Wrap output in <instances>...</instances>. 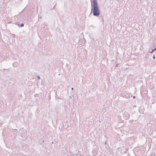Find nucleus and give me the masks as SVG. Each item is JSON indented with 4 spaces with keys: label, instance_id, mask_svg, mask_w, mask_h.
I'll return each mask as SVG.
<instances>
[{
    "label": "nucleus",
    "instance_id": "obj_1",
    "mask_svg": "<svg viewBox=\"0 0 156 156\" xmlns=\"http://www.w3.org/2000/svg\"><path fill=\"white\" fill-rule=\"evenodd\" d=\"M92 9L91 11L93 12L94 16H98L100 15V12L97 0H93V2L91 1Z\"/></svg>",
    "mask_w": 156,
    "mask_h": 156
},
{
    "label": "nucleus",
    "instance_id": "obj_2",
    "mask_svg": "<svg viewBox=\"0 0 156 156\" xmlns=\"http://www.w3.org/2000/svg\"><path fill=\"white\" fill-rule=\"evenodd\" d=\"M24 24L23 23H22L21 24V25H20V26L21 27H23L24 26Z\"/></svg>",
    "mask_w": 156,
    "mask_h": 156
},
{
    "label": "nucleus",
    "instance_id": "obj_3",
    "mask_svg": "<svg viewBox=\"0 0 156 156\" xmlns=\"http://www.w3.org/2000/svg\"><path fill=\"white\" fill-rule=\"evenodd\" d=\"M126 114H128L129 115L128 113V112H124V115H126Z\"/></svg>",
    "mask_w": 156,
    "mask_h": 156
},
{
    "label": "nucleus",
    "instance_id": "obj_4",
    "mask_svg": "<svg viewBox=\"0 0 156 156\" xmlns=\"http://www.w3.org/2000/svg\"><path fill=\"white\" fill-rule=\"evenodd\" d=\"M37 77L39 80L40 79V77L39 76H37Z\"/></svg>",
    "mask_w": 156,
    "mask_h": 156
},
{
    "label": "nucleus",
    "instance_id": "obj_5",
    "mask_svg": "<svg viewBox=\"0 0 156 156\" xmlns=\"http://www.w3.org/2000/svg\"><path fill=\"white\" fill-rule=\"evenodd\" d=\"M156 50V48L154 49L153 50H152V52H153L154 51H155Z\"/></svg>",
    "mask_w": 156,
    "mask_h": 156
},
{
    "label": "nucleus",
    "instance_id": "obj_6",
    "mask_svg": "<svg viewBox=\"0 0 156 156\" xmlns=\"http://www.w3.org/2000/svg\"><path fill=\"white\" fill-rule=\"evenodd\" d=\"M155 58V57L154 56L153 57V59H154Z\"/></svg>",
    "mask_w": 156,
    "mask_h": 156
},
{
    "label": "nucleus",
    "instance_id": "obj_7",
    "mask_svg": "<svg viewBox=\"0 0 156 156\" xmlns=\"http://www.w3.org/2000/svg\"><path fill=\"white\" fill-rule=\"evenodd\" d=\"M105 145H106L107 144V142H105Z\"/></svg>",
    "mask_w": 156,
    "mask_h": 156
},
{
    "label": "nucleus",
    "instance_id": "obj_8",
    "mask_svg": "<svg viewBox=\"0 0 156 156\" xmlns=\"http://www.w3.org/2000/svg\"><path fill=\"white\" fill-rule=\"evenodd\" d=\"M71 90H73V88H71Z\"/></svg>",
    "mask_w": 156,
    "mask_h": 156
},
{
    "label": "nucleus",
    "instance_id": "obj_9",
    "mask_svg": "<svg viewBox=\"0 0 156 156\" xmlns=\"http://www.w3.org/2000/svg\"><path fill=\"white\" fill-rule=\"evenodd\" d=\"M133 98H135V96H134Z\"/></svg>",
    "mask_w": 156,
    "mask_h": 156
},
{
    "label": "nucleus",
    "instance_id": "obj_10",
    "mask_svg": "<svg viewBox=\"0 0 156 156\" xmlns=\"http://www.w3.org/2000/svg\"><path fill=\"white\" fill-rule=\"evenodd\" d=\"M116 66L117 67H118V65L117 64H116Z\"/></svg>",
    "mask_w": 156,
    "mask_h": 156
},
{
    "label": "nucleus",
    "instance_id": "obj_11",
    "mask_svg": "<svg viewBox=\"0 0 156 156\" xmlns=\"http://www.w3.org/2000/svg\"><path fill=\"white\" fill-rule=\"evenodd\" d=\"M153 52H152V51H151V53H152Z\"/></svg>",
    "mask_w": 156,
    "mask_h": 156
}]
</instances>
